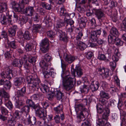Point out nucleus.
I'll return each instance as SVG.
<instances>
[{"label":"nucleus","mask_w":126,"mask_h":126,"mask_svg":"<svg viewBox=\"0 0 126 126\" xmlns=\"http://www.w3.org/2000/svg\"><path fill=\"white\" fill-rule=\"evenodd\" d=\"M65 25V22L62 20H60L57 22L56 27L57 28H60L64 26Z\"/></svg>","instance_id":"obj_47"},{"label":"nucleus","mask_w":126,"mask_h":126,"mask_svg":"<svg viewBox=\"0 0 126 126\" xmlns=\"http://www.w3.org/2000/svg\"><path fill=\"white\" fill-rule=\"evenodd\" d=\"M7 44L8 47H7V52L5 54V56L6 58H8L11 57V55L13 52V49L17 48V46L15 41L8 42Z\"/></svg>","instance_id":"obj_6"},{"label":"nucleus","mask_w":126,"mask_h":126,"mask_svg":"<svg viewBox=\"0 0 126 126\" xmlns=\"http://www.w3.org/2000/svg\"><path fill=\"white\" fill-rule=\"evenodd\" d=\"M97 69L98 72L101 73L100 74L103 79L107 78L109 76L110 70L108 68L104 67H100Z\"/></svg>","instance_id":"obj_9"},{"label":"nucleus","mask_w":126,"mask_h":126,"mask_svg":"<svg viewBox=\"0 0 126 126\" xmlns=\"http://www.w3.org/2000/svg\"><path fill=\"white\" fill-rule=\"evenodd\" d=\"M51 92L56 96L57 100L63 99L64 98L63 94L59 90H57V89H55L54 91H52V90Z\"/></svg>","instance_id":"obj_13"},{"label":"nucleus","mask_w":126,"mask_h":126,"mask_svg":"<svg viewBox=\"0 0 126 126\" xmlns=\"http://www.w3.org/2000/svg\"><path fill=\"white\" fill-rule=\"evenodd\" d=\"M87 20L85 17H82L79 19V22L80 23V25L82 26V25H83V27H84L86 25V23Z\"/></svg>","instance_id":"obj_33"},{"label":"nucleus","mask_w":126,"mask_h":126,"mask_svg":"<svg viewBox=\"0 0 126 126\" xmlns=\"http://www.w3.org/2000/svg\"><path fill=\"white\" fill-rule=\"evenodd\" d=\"M41 46L49 47L48 40L47 38H45L42 40L40 44Z\"/></svg>","instance_id":"obj_43"},{"label":"nucleus","mask_w":126,"mask_h":126,"mask_svg":"<svg viewBox=\"0 0 126 126\" xmlns=\"http://www.w3.org/2000/svg\"><path fill=\"white\" fill-rule=\"evenodd\" d=\"M7 5L5 3H2L0 5V12L2 13L6 11L7 9Z\"/></svg>","instance_id":"obj_45"},{"label":"nucleus","mask_w":126,"mask_h":126,"mask_svg":"<svg viewBox=\"0 0 126 126\" xmlns=\"http://www.w3.org/2000/svg\"><path fill=\"white\" fill-rule=\"evenodd\" d=\"M30 108L28 106L26 105L23 107L21 109V112L22 113H25L27 116L29 114L28 113L30 111Z\"/></svg>","instance_id":"obj_28"},{"label":"nucleus","mask_w":126,"mask_h":126,"mask_svg":"<svg viewBox=\"0 0 126 126\" xmlns=\"http://www.w3.org/2000/svg\"><path fill=\"white\" fill-rule=\"evenodd\" d=\"M65 27L74 26V21L71 19H67L65 21Z\"/></svg>","instance_id":"obj_37"},{"label":"nucleus","mask_w":126,"mask_h":126,"mask_svg":"<svg viewBox=\"0 0 126 126\" xmlns=\"http://www.w3.org/2000/svg\"><path fill=\"white\" fill-rule=\"evenodd\" d=\"M28 20V18L27 16H22L20 18V22L21 24L25 23Z\"/></svg>","instance_id":"obj_53"},{"label":"nucleus","mask_w":126,"mask_h":126,"mask_svg":"<svg viewBox=\"0 0 126 126\" xmlns=\"http://www.w3.org/2000/svg\"><path fill=\"white\" fill-rule=\"evenodd\" d=\"M100 98H104L107 99L110 98L109 94L103 91H101L100 93Z\"/></svg>","instance_id":"obj_36"},{"label":"nucleus","mask_w":126,"mask_h":126,"mask_svg":"<svg viewBox=\"0 0 126 126\" xmlns=\"http://www.w3.org/2000/svg\"><path fill=\"white\" fill-rule=\"evenodd\" d=\"M24 67L26 70L27 73L30 72V69L31 68V66L30 64L27 63H25L24 65Z\"/></svg>","instance_id":"obj_59"},{"label":"nucleus","mask_w":126,"mask_h":126,"mask_svg":"<svg viewBox=\"0 0 126 126\" xmlns=\"http://www.w3.org/2000/svg\"><path fill=\"white\" fill-rule=\"evenodd\" d=\"M46 116V115L43 118L40 117V118H42L43 119V120L42 121H39L37 122L38 124L40 126H45L46 122V121H45V119Z\"/></svg>","instance_id":"obj_56"},{"label":"nucleus","mask_w":126,"mask_h":126,"mask_svg":"<svg viewBox=\"0 0 126 126\" xmlns=\"http://www.w3.org/2000/svg\"><path fill=\"white\" fill-rule=\"evenodd\" d=\"M49 49V47L41 46L40 49L43 53H46L47 52L48 50Z\"/></svg>","instance_id":"obj_54"},{"label":"nucleus","mask_w":126,"mask_h":126,"mask_svg":"<svg viewBox=\"0 0 126 126\" xmlns=\"http://www.w3.org/2000/svg\"><path fill=\"white\" fill-rule=\"evenodd\" d=\"M23 64L22 59H15L12 62V65L14 66L21 67Z\"/></svg>","instance_id":"obj_17"},{"label":"nucleus","mask_w":126,"mask_h":126,"mask_svg":"<svg viewBox=\"0 0 126 126\" xmlns=\"http://www.w3.org/2000/svg\"><path fill=\"white\" fill-rule=\"evenodd\" d=\"M26 119L29 124L32 125H34L36 122L35 117H31L29 114L26 116Z\"/></svg>","instance_id":"obj_22"},{"label":"nucleus","mask_w":126,"mask_h":126,"mask_svg":"<svg viewBox=\"0 0 126 126\" xmlns=\"http://www.w3.org/2000/svg\"><path fill=\"white\" fill-rule=\"evenodd\" d=\"M106 98H100L99 99V103L98 104H100L102 106L104 107L106 109L108 108V101Z\"/></svg>","instance_id":"obj_21"},{"label":"nucleus","mask_w":126,"mask_h":126,"mask_svg":"<svg viewBox=\"0 0 126 126\" xmlns=\"http://www.w3.org/2000/svg\"><path fill=\"white\" fill-rule=\"evenodd\" d=\"M40 65L41 68V70L44 75V77L46 79L48 78L50 76L53 77L55 74L53 72V69L51 68L50 69L49 71L47 70L48 69V65L47 62L44 60H42L40 63Z\"/></svg>","instance_id":"obj_2"},{"label":"nucleus","mask_w":126,"mask_h":126,"mask_svg":"<svg viewBox=\"0 0 126 126\" xmlns=\"http://www.w3.org/2000/svg\"><path fill=\"white\" fill-rule=\"evenodd\" d=\"M78 106L79 109L82 110L80 114L77 116V122H80L85 119L84 118L87 117L89 114L87 109L84 108L85 106L84 105L80 104L78 105Z\"/></svg>","instance_id":"obj_5"},{"label":"nucleus","mask_w":126,"mask_h":126,"mask_svg":"<svg viewBox=\"0 0 126 126\" xmlns=\"http://www.w3.org/2000/svg\"><path fill=\"white\" fill-rule=\"evenodd\" d=\"M28 58V61L31 63H35L36 61V57H32L30 55L28 56L27 57Z\"/></svg>","instance_id":"obj_52"},{"label":"nucleus","mask_w":126,"mask_h":126,"mask_svg":"<svg viewBox=\"0 0 126 126\" xmlns=\"http://www.w3.org/2000/svg\"><path fill=\"white\" fill-rule=\"evenodd\" d=\"M39 16L36 13H35L33 15V20L34 21L37 22L39 21Z\"/></svg>","instance_id":"obj_62"},{"label":"nucleus","mask_w":126,"mask_h":126,"mask_svg":"<svg viewBox=\"0 0 126 126\" xmlns=\"http://www.w3.org/2000/svg\"><path fill=\"white\" fill-rule=\"evenodd\" d=\"M20 39H24L27 40H29L31 39V36L29 32L28 31H25L22 34H20L18 36Z\"/></svg>","instance_id":"obj_18"},{"label":"nucleus","mask_w":126,"mask_h":126,"mask_svg":"<svg viewBox=\"0 0 126 126\" xmlns=\"http://www.w3.org/2000/svg\"><path fill=\"white\" fill-rule=\"evenodd\" d=\"M89 86L86 85H83L82 88H80V90L81 93H84L85 94H87L89 92Z\"/></svg>","instance_id":"obj_38"},{"label":"nucleus","mask_w":126,"mask_h":126,"mask_svg":"<svg viewBox=\"0 0 126 126\" xmlns=\"http://www.w3.org/2000/svg\"><path fill=\"white\" fill-rule=\"evenodd\" d=\"M0 95L4 97L6 99H8L9 97V94L3 89H2L0 90Z\"/></svg>","instance_id":"obj_32"},{"label":"nucleus","mask_w":126,"mask_h":126,"mask_svg":"<svg viewBox=\"0 0 126 126\" xmlns=\"http://www.w3.org/2000/svg\"><path fill=\"white\" fill-rule=\"evenodd\" d=\"M5 72L1 73V76L2 78H7L8 79H11L13 77V74L10 67L6 66L4 68Z\"/></svg>","instance_id":"obj_7"},{"label":"nucleus","mask_w":126,"mask_h":126,"mask_svg":"<svg viewBox=\"0 0 126 126\" xmlns=\"http://www.w3.org/2000/svg\"><path fill=\"white\" fill-rule=\"evenodd\" d=\"M110 33L111 35L109 36H111L112 37H118L119 34L117 29L114 27H112L111 28Z\"/></svg>","instance_id":"obj_20"},{"label":"nucleus","mask_w":126,"mask_h":126,"mask_svg":"<svg viewBox=\"0 0 126 126\" xmlns=\"http://www.w3.org/2000/svg\"><path fill=\"white\" fill-rule=\"evenodd\" d=\"M41 96V94L40 93L34 94L31 96L32 99L34 100H38L39 99Z\"/></svg>","instance_id":"obj_57"},{"label":"nucleus","mask_w":126,"mask_h":126,"mask_svg":"<svg viewBox=\"0 0 126 126\" xmlns=\"http://www.w3.org/2000/svg\"><path fill=\"white\" fill-rule=\"evenodd\" d=\"M26 92V88L24 87L20 90H18L16 93V95L18 97H22L24 96Z\"/></svg>","instance_id":"obj_23"},{"label":"nucleus","mask_w":126,"mask_h":126,"mask_svg":"<svg viewBox=\"0 0 126 126\" xmlns=\"http://www.w3.org/2000/svg\"><path fill=\"white\" fill-rule=\"evenodd\" d=\"M12 7L16 12H22V9L20 6V3L18 4L16 2L13 1L11 3Z\"/></svg>","instance_id":"obj_14"},{"label":"nucleus","mask_w":126,"mask_h":126,"mask_svg":"<svg viewBox=\"0 0 126 126\" xmlns=\"http://www.w3.org/2000/svg\"><path fill=\"white\" fill-rule=\"evenodd\" d=\"M42 87L41 90L44 93H47L49 91V89L48 86L45 85L41 84Z\"/></svg>","instance_id":"obj_39"},{"label":"nucleus","mask_w":126,"mask_h":126,"mask_svg":"<svg viewBox=\"0 0 126 126\" xmlns=\"http://www.w3.org/2000/svg\"><path fill=\"white\" fill-rule=\"evenodd\" d=\"M63 105L61 104H60L57 107L54 108L53 110L56 113L61 114L63 112Z\"/></svg>","instance_id":"obj_27"},{"label":"nucleus","mask_w":126,"mask_h":126,"mask_svg":"<svg viewBox=\"0 0 126 126\" xmlns=\"http://www.w3.org/2000/svg\"><path fill=\"white\" fill-rule=\"evenodd\" d=\"M64 58L65 60L67 62L71 63L74 61L76 58L74 56L69 55L65 53L64 54Z\"/></svg>","instance_id":"obj_16"},{"label":"nucleus","mask_w":126,"mask_h":126,"mask_svg":"<svg viewBox=\"0 0 126 126\" xmlns=\"http://www.w3.org/2000/svg\"><path fill=\"white\" fill-rule=\"evenodd\" d=\"M105 112H104L102 115V119H101L103 121L105 120L107 121V119L110 113V111L109 108H107L105 109Z\"/></svg>","instance_id":"obj_29"},{"label":"nucleus","mask_w":126,"mask_h":126,"mask_svg":"<svg viewBox=\"0 0 126 126\" xmlns=\"http://www.w3.org/2000/svg\"><path fill=\"white\" fill-rule=\"evenodd\" d=\"M78 47L80 50H83L87 47L86 45L82 42H80L79 41L77 42Z\"/></svg>","instance_id":"obj_35"},{"label":"nucleus","mask_w":126,"mask_h":126,"mask_svg":"<svg viewBox=\"0 0 126 126\" xmlns=\"http://www.w3.org/2000/svg\"><path fill=\"white\" fill-rule=\"evenodd\" d=\"M99 86V84L98 81H94L92 82L90 85V88L92 91H96Z\"/></svg>","instance_id":"obj_19"},{"label":"nucleus","mask_w":126,"mask_h":126,"mask_svg":"<svg viewBox=\"0 0 126 126\" xmlns=\"http://www.w3.org/2000/svg\"><path fill=\"white\" fill-rule=\"evenodd\" d=\"M29 0H22L20 3V6L21 8L22 9V11L23 9L26 5L29 4Z\"/></svg>","instance_id":"obj_40"},{"label":"nucleus","mask_w":126,"mask_h":126,"mask_svg":"<svg viewBox=\"0 0 126 126\" xmlns=\"http://www.w3.org/2000/svg\"><path fill=\"white\" fill-rule=\"evenodd\" d=\"M4 86L6 89H10L11 86L10 81L9 80H6L4 81Z\"/></svg>","instance_id":"obj_51"},{"label":"nucleus","mask_w":126,"mask_h":126,"mask_svg":"<svg viewBox=\"0 0 126 126\" xmlns=\"http://www.w3.org/2000/svg\"><path fill=\"white\" fill-rule=\"evenodd\" d=\"M114 82L117 86L119 87L120 86V80L117 76H115L114 77Z\"/></svg>","instance_id":"obj_61"},{"label":"nucleus","mask_w":126,"mask_h":126,"mask_svg":"<svg viewBox=\"0 0 126 126\" xmlns=\"http://www.w3.org/2000/svg\"><path fill=\"white\" fill-rule=\"evenodd\" d=\"M41 5L43 7L45 8L48 10H50L51 8V5L47 3H46L45 2H42L41 4Z\"/></svg>","instance_id":"obj_49"},{"label":"nucleus","mask_w":126,"mask_h":126,"mask_svg":"<svg viewBox=\"0 0 126 126\" xmlns=\"http://www.w3.org/2000/svg\"><path fill=\"white\" fill-rule=\"evenodd\" d=\"M6 106L10 110H11L13 107L12 104L10 101H8L5 104Z\"/></svg>","instance_id":"obj_64"},{"label":"nucleus","mask_w":126,"mask_h":126,"mask_svg":"<svg viewBox=\"0 0 126 126\" xmlns=\"http://www.w3.org/2000/svg\"><path fill=\"white\" fill-rule=\"evenodd\" d=\"M17 28V26H15L13 27H12L9 29L8 32L9 35L11 36L15 35L16 33V29Z\"/></svg>","instance_id":"obj_34"},{"label":"nucleus","mask_w":126,"mask_h":126,"mask_svg":"<svg viewBox=\"0 0 126 126\" xmlns=\"http://www.w3.org/2000/svg\"><path fill=\"white\" fill-rule=\"evenodd\" d=\"M44 60L46 61L47 62H49L51 61L52 60V58L50 54L47 53L44 56Z\"/></svg>","instance_id":"obj_44"},{"label":"nucleus","mask_w":126,"mask_h":126,"mask_svg":"<svg viewBox=\"0 0 126 126\" xmlns=\"http://www.w3.org/2000/svg\"><path fill=\"white\" fill-rule=\"evenodd\" d=\"M26 79L28 83L29 84L30 89L34 90L38 88L40 81L38 78H34L33 77L30 76H27Z\"/></svg>","instance_id":"obj_4"},{"label":"nucleus","mask_w":126,"mask_h":126,"mask_svg":"<svg viewBox=\"0 0 126 126\" xmlns=\"http://www.w3.org/2000/svg\"><path fill=\"white\" fill-rule=\"evenodd\" d=\"M32 44L28 43L27 44L25 47L26 50L27 51H30L32 50V49L33 48Z\"/></svg>","instance_id":"obj_55"},{"label":"nucleus","mask_w":126,"mask_h":126,"mask_svg":"<svg viewBox=\"0 0 126 126\" xmlns=\"http://www.w3.org/2000/svg\"><path fill=\"white\" fill-rule=\"evenodd\" d=\"M61 66L63 69V73L62 74L61 76L63 78V77H65L64 79L63 80V81H65V76L66 75V72L64 73V70L65 69L66 65L65 64H64V62L63 61L61 60Z\"/></svg>","instance_id":"obj_31"},{"label":"nucleus","mask_w":126,"mask_h":126,"mask_svg":"<svg viewBox=\"0 0 126 126\" xmlns=\"http://www.w3.org/2000/svg\"><path fill=\"white\" fill-rule=\"evenodd\" d=\"M24 104V101L22 98H19L18 100L16 101L15 105L16 108H19L20 106H22Z\"/></svg>","instance_id":"obj_26"},{"label":"nucleus","mask_w":126,"mask_h":126,"mask_svg":"<svg viewBox=\"0 0 126 126\" xmlns=\"http://www.w3.org/2000/svg\"><path fill=\"white\" fill-rule=\"evenodd\" d=\"M66 74L65 80L62 81V84L64 89L66 91L70 90L73 87V81L74 78L76 76L77 77H80L83 74V70L81 67L78 65L76 66L74 70V72L73 73V76L69 75V72L67 71Z\"/></svg>","instance_id":"obj_1"},{"label":"nucleus","mask_w":126,"mask_h":126,"mask_svg":"<svg viewBox=\"0 0 126 126\" xmlns=\"http://www.w3.org/2000/svg\"><path fill=\"white\" fill-rule=\"evenodd\" d=\"M108 39L109 42L112 44L115 43L117 46H122L123 45V42L118 37L108 36Z\"/></svg>","instance_id":"obj_10"},{"label":"nucleus","mask_w":126,"mask_h":126,"mask_svg":"<svg viewBox=\"0 0 126 126\" xmlns=\"http://www.w3.org/2000/svg\"><path fill=\"white\" fill-rule=\"evenodd\" d=\"M89 22H90L91 24V28L94 29L96 28L97 27H98V28L99 27L98 26H96V23L95 20L94 18H92L89 21Z\"/></svg>","instance_id":"obj_48"},{"label":"nucleus","mask_w":126,"mask_h":126,"mask_svg":"<svg viewBox=\"0 0 126 126\" xmlns=\"http://www.w3.org/2000/svg\"><path fill=\"white\" fill-rule=\"evenodd\" d=\"M26 103L28 104L29 107H32L35 110L36 114L39 117L43 118L46 116V113H45L43 109L40 108L39 105H35L31 100L27 99Z\"/></svg>","instance_id":"obj_3"},{"label":"nucleus","mask_w":126,"mask_h":126,"mask_svg":"<svg viewBox=\"0 0 126 126\" xmlns=\"http://www.w3.org/2000/svg\"><path fill=\"white\" fill-rule=\"evenodd\" d=\"M83 122L81 126H91V124L89 121L88 119H84Z\"/></svg>","instance_id":"obj_50"},{"label":"nucleus","mask_w":126,"mask_h":126,"mask_svg":"<svg viewBox=\"0 0 126 126\" xmlns=\"http://www.w3.org/2000/svg\"><path fill=\"white\" fill-rule=\"evenodd\" d=\"M97 112L100 114L102 113L104 111V110H105L106 108H104V107L102 106L100 104H97L96 106Z\"/></svg>","instance_id":"obj_41"},{"label":"nucleus","mask_w":126,"mask_h":126,"mask_svg":"<svg viewBox=\"0 0 126 126\" xmlns=\"http://www.w3.org/2000/svg\"><path fill=\"white\" fill-rule=\"evenodd\" d=\"M95 11L94 13L96 16L99 20H104L105 15L101 10L94 9Z\"/></svg>","instance_id":"obj_11"},{"label":"nucleus","mask_w":126,"mask_h":126,"mask_svg":"<svg viewBox=\"0 0 126 126\" xmlns=\"http://www.w3.org/2000/svg\"><path fill=\"white\" fill-rule=\"evenodd\" d=\"M107 121L104 120V121L101 119H98L97 123V126H111L109 123L107 122Z\"/></svg>","instance_id":"obj_24"},{"label":"nucleus","mask_w":126,"mask_h":126,"mask_svg":"<svg viewBox=\"0 0 126 126\" xmlns=\"http://www.w3.org/2000/svg\"><path fill=\"white\" fill-rule=\"evenodd\" d=\"M23 11L26 15L30 16H32L34 12L33 7L30 6H28L25 9H23Z\"/></svg>","instance_id":"obj_15"},{"label":"nucleus","mask_w":126,"mask_h":126,"mask_svg":"<svg viewBox=\"0 0 126 126\" xmlns=\"http://www.w3.org/2000/svg\"><path fill=\"white\" fill-rule=\"evenodd\" d=\"M41 27L40 24H34L33 25L32 32L33 33H36L38 32L39 30Z\"/></svg>","instance_id":"obj_30"},{"label":"nucleus","mask_w":126,"mask_h":126,"mask_svg":"<svg viewBox=\"0 0 126 126\" xmlns=\"http://www.w3.org/2000/svg\"><path fill=\"white\" fill-rule=\"evenodd\" d=\"M57 34L59 36L60 39L61 41H63L64 42H67L68 41V38L67 36V34L64 32L62 31L61 30H58Z\"/></svg>","instance_id":"obj_12"},{"label":"nucleus","mask_w":126,"mask_h":126,"mask_svg":"<svg viewBox=\"0 0 126 126\" xmlns=\"http://www.w3.org/2000/svg\"><path fill=\"white\" fill-rule=\"evenodd\" d=\"M16 122V119H15L14 118H13L11 120L8 121V123L9 125H11V126H14L15 125Z\"/></svg>","instance_id":"obj_60"},{"label":"nucleus","mask_w":126,"mask_h":126,"mask_svg":"<svg viewBox=\"0 0 126 126\" xmlns=\"http://www.w3.org/2000/svg\"><path fill=\"white\" fill-rule=\"evenodd\" d=\"M95 29L94 31L92 32L90 37V40L93 42L96 41L101 33V28L98 29V27H97Z\"/></svg>","instance_id":"obj_8"},{"label":"nucleus","mask_w":126,"mask_h":126,"mask_svg":"<svg viewBox=\"0 0 126 126\" xmlns=\"http://www.w3.org/2000/svg\"><path fill=\"white\" fill-rule=\"evenodd\" d=\"M47 34L48 36L50 37H53L54 36L55 33L52 31H49L47 32Z\"/></svg>","instance_id":"obj_58"},{"label":"nucleus","mask_w":126,"mask_h":126,"mask_svg":"<svg viewBox=\"0 0 126 126\" xmlns=\"http://www.w3.org/2000/svg\"><path fill=\"white\" fill-rule=\"evenodd\" d=\"M23 82V78L22 77H16L14 80V84L16 86L20 85Z\"/></svg>","instance_id":"obj_25"},{"label":"nucleus","mask_w":126,"mask_h":126,"mask_svg":"<svg viewBox=\"0 0 126 126\" xmlns=\"http://www.w3.org/2000/svg\"><path fill=\"white\" fill-rule=\"evenodd\" d=\"M121 30L126 31V17L123 21L122 23L120 25Z\"/></svg>","instance_id":"obj_46"},{"label":"nucleus","mask_w":126,"mask_h":126,"mask_svg":"<svg viewBox=\"0 0 126 126\" xmlns=\"http://www.w3.org/2000/svg\"><path fill=\"white\" fill-rule=\"evenodd\" d=\"M98 58L99 60H104L106 62H108L109 61V60L107 58L105 55L99 53Z\"/></svg>","instance_id":"obj_42"},{"label":"nucleus","mask_w":126,"mask_h":126,"mask_svg":"<svg viewBox=\"0 0 126 126\" xmlns=\"http://www.w3.org/2000/svg\"><path fill=\"white\" fill-rule=\"evenodd\" d=\"M83 36V33L81 32H79L78 35L76 37V40L77 41H79L80 40Z\"/></svg>","instance_id":"obj_63"}]
</instances>
